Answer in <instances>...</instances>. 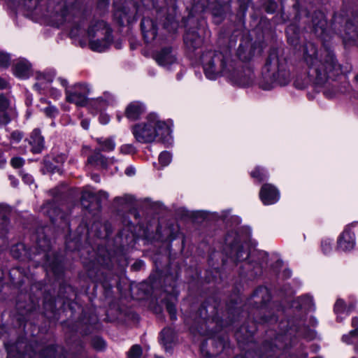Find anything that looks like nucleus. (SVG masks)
<instances>
[{
    "mask_svg": "<svg viewBox=\"0 0 358 358\" xmlns=\"http://www.w3.org/2000/svg\"><path fill=\"white\" fill-rule=\"evenodd\" d=\"M302 58L308 66L310 76L317 85L324 84L341 71L333 52L326 46L319 53L315 44L308 42L303 46Z\"/></svg>",
    "mask_w": 358,
    "mask_h": 358,
    "instance_id": "obj_1",
    "label": "nucleus"
},
{
    "mask_svg": "<svg viewBox=\"0 0 358 358\" xmlns=\"http://www.w3.org/2000/svg\"><path fill=\"white\" fill-rule=\"evenodd\" d=\"M261 87L270 90L275 84L285 85L290 80V75L287 68V62L275 52L269 55L262 72Z\"/></svg>",
    "mask_w": 358,
    "mask_h": 358,
    "instance_id": "obj_2",
    "label": "nucleus"
},
{
    "mask_svg": "<svg viewBox=\"0 0 358 358\" xmlns=\"http://www.w3.org/2000/svg\"><path fill=\"white\" fill-rule=\"evenodd\" d=\"M132 133L138 142L148 143L154 141L157 136L167 137L171 134V129L156 114L150 113L144 122L136 124L132 127Z\"/></svg>",
    "mask_w": 358,
    "mask_h": 358,
    "instance_id": "obj_3",
    "label": "nucleus"
},
{
    "mask_svg": "<svg viewBox=\"0 0 358 358\" xmlns=\"http://www.w3.org/2000/svg\"><path fill=\"white\" fill-rule=\"evenodd\" d=\"M201 59L205 74L210 80L226 76L227 71H229L230 63L233 62L229 55L212 50L203 53Z\"/></svg>",
    "mask_w": 358,
    "mask_h": 358,
    "instance_id": "obj_4",
    "label": "nucleus"
},
{
    "mask_svg": "<svg viewBox=\"0 0 358 358\" xmlns=\"http://www.w3.org/2000/svg\"><path fill=\"white\" fill-rule=\"evenodd\" d=\"M89 46L96 52H103L108 48L111 42V30L103 21L91 24L87 30Z\"/></svg>",
    "mask_w": 358,
    "mask_h": 358,
    "instance_id": "obj_5",
    "label": "nucleus"
},
{
    "mask_svg": "<svg viewBox=\"0 0 358 358\" xmlns=\"http://www.w3.org/2000/svg\"><path fill=\"white\" fill-rule=\"evenodd\" d=\"M233 84L242 87L252 85L255 80L253 70L248 66H241L233 62L230 63L229 71L225 76Z\"/></svg>",
    "mask_w": 358,
    "mask_h": 358,
    "instance_id": "obj_6",
    "label": "nucleus"
},
{
    "mask_svg": "<svg viewBox=\"0 0 358 358\" xmlns=\"http://www.w3.org/2000/svg\"><path fill=\"white\" fill-rule=\"evenodd\" d=\"M90 92V89L87 85L77 83L66 89V99L68 102L83 106L87 103Z\"/></svg>",
    "mask_w": 358,
    "mask_h": 358,
    "instance_id": "obj_7",
    "label": "nucleus"
},
{
    "mask_svg": "<svg viewBox=\"0 0 358 358\" xmlns=\"http://www.w3.org/2000/svg\"><path fill=\"white\" fill-rule=\"evenodd\" d=\"M259 197L264 205H271L278 201L280 194L275 186L266 183L262 185L259 192Z\"/></svg>",
    "mask_w": 358,
    "mask_h": 358,
    "instance_id": "obj_8",
    "label": "nucleus"
},
{
    "mask_svg": "<svg viewBox=\"0 0 358 358\" xmlns=\"http://www.w3.org/2000/svg\"><path fill=\"white\" fill-rule=\"evenodd\" d=\"M14 112L10 99L5 94H0V125L8 124L12 119Z\"/></svg>",
    "mask_w": 358,
    "mask_h": 358,
    "instance_id": "obj_9",
    "label": "nucleus"
},
{
    "mask_svg": "<svg viewBox=\"0 0 358 358\" xmlns=\"http://www.w3.org/2000/svg\"><path fill=\"white\" fill-rule=\"evenodd\" d=\"M155 59L159 65L165 68H169L177 62L176 55L171 48H162L155 54Z\"/></svg>",
    "mask_w": 358,
    "mask_h": 358,
    "instance_id": "obj_10",
    "label": "nucleus"
},
{
    "mask_svg": "<svg viewBox=\"0 0 358 358\" xmlns=\"http://www.w3.org/2000/svg\"><path fill=\"white\" fill-rule=\"evenodd\" d=\"M255 43L251 40L245 38L238 46L237 56L243 62L250 61L255 55Z\"/></svg>",
    "mask_w": 358,
    "mask_h": 358,
    "instance_id": "obj_11",
    "label": "nucleus"
},
{
    "mask_svg": "<svg viewBox=\"0 0 358 358\" xmlns=\"http://www.w3.org/2000/svg\"><path fill=\"white\" fill-rule=\"evenodd\" d=\"M142 33L146 43L152 42L157 36V27L155 22L149 17H144L141 23Z\"/></svg>",
    "mask_w": 358,
    "mask_h": 358,
    "instance_id": "obj_12",
    "label": "nucleus"
},
{
    "mask_svg": "<svg viewBox=\"0 0 358 358\" xmlns=\"http://www.w3.org/2000/svg\"><path fill=\"white\" fill-rule=\"evenodd\" d=\"M355 244V234L350 230H345L338 240V248L343 251L352 250Z\"/></svg>",
    "mask_w": 358,
    "mask_h": 358,
    "instance_id": "obj_13",
    "label": "nucleus"
},
{
    "mask_svg": "<svg viewBox=\"0 0 358 358\" xmlns=\"http://www.w3.org/2000/svg\"><path fill=\"white\" fill-rule=\"evenodd\" d=\"M145 108L143 103L133 101L125 109V115L130 120H138L145 112Z\"/></svg>",
    "mask_w": 358,
    "mask_h": 358,
    "instance_id": "obj_14",
    "label": "nucleus"
},
{
    "mask_svg": "<svg viewBox=\"0 0 358 358\" xmlns=\"http://www.w3.org/2000/svg\"><path fill=\"white\" fill-rule=\"evenodd\" d=\"M187 48L192 51L200 48L203 44L202 37L195 31H187L184 36Z\"/></svg>",
    "mask_w": 358,
    "mask_h": 358,
    "instance_id": "obj_15",
    "label": "nucleus"
},
{
    "mask_svg": "<svg viewBox=\"0 0 358 358\" xmlns=\"http://www.w3.org/2000/svg\"><path fill=\"white\" fill-rule=\"evenodd\" d=\"M115 159L113 157L110 159L106 158L101 153V150H94V153L88 157L87 162L92 165H100L102 167H107L110 164L114 163Z\"/></svg>",
    "mask_w": 358,
    "mask_h": 358,
    "instance_id": "obj_16",
    "label": "nucleus"
},
{
    "mask_svg": "<svg viewBox=\"0 0 358 358\" xmlns=\"http://www.w3.org/2000/svg\"><path fill=\"white\" fill-rule=\"evenodd\" d=\"M315 15V18L313 20V31L318 37L324 38L326 34L327 22L322 13H318Z\"/></svg>",
    "mask_w": 358,
    "mask_h": 358,
    "instance_id": "obj_17",
    "label": "nucleus"
},
{
    "mask_svg": "<svg viewBox=\"0 0 358 358\" xmlns=\"http://www.w3.org/2000/svg\"><path fill=\"white\" fill-rule=\"evenodd\" d=\"M43 213L48 215L51 220L54 222V220L57 217L64 219V214L61 210L56 207L54 201H48L43 205L41 208Z\"/></svg>",
    "mask_w": 358,
    "mask_h": 358,
    "instance_id": "obj_18",
    "label": "nucleus"
},
{
    "mask_svg": "<svg viewBox=\"0 0 358 358\" xmlns=\"http://www.w3.org/2000/svg\"><path fill=\"white\" fill-rule=\"evenodd\" d=\"M31 72V65L26 60H20L16 63L13 69L14 74L20 78H27Z\"/></svg>",
    "mask_w": 358,
    "mask_h": 358,
    "instance_id": "obj_19",
    "label": "nucleus"
},
{
    "mask_svg": "<svg viewBox=\"0 0 358 358\" xmlns=\"http://www.w3.org/2000/svg\"><path fill=\"white\" fill-rule=\"evenodd\" d=\"M30 144L34 152H40L44 147V139L38 129H34L30 136Z\"/></svg>",
    "mask_w": 358,
    "mask_h": 358,
    "instance_id": "obj_20",
    "label": "nucleus"
},
{
    "mask_svg": "<svg viewBox=\"0 0 358 358\" xmlns=\"http://www.w3.org/2000/svg\"><path fill=\"white\" fill-rule=\"evenodd\" d=\"M175 341V333L171 328H164L161 332V342L165 350L168 351L171 348Z\"/></svg>",
    "mask_w": 358,
    "mask_h": 358,
    "instance_id": "obj_21",
    "label": "nucleus"
},
{
    "mask_svg": "<svg viewBox=\"0 0 358 358\" xmlns=\"http://www.w3.org/2000/svg\"><path fill=\"white\" fill-rule=\"evenodd\" d=\"M54 76L50 73H38L36 75L37 82L34 85V87L37 90L46 88L48 85L52 82Z\"/></svg>",
    "mask_w": 358,
    "mask_h": 358,
    "instance_id": "obj_22",
    "label": "nucleus"
},
{
    "mask_svg": "<svg viewBox=\"0 0 358 358\" xmlns=\"http://www.w3.org/2000/svg\"><path fill=\"white\" fill-rule=\"evenodd\" d=\"M358 38V26L354 25L352 22H348L345 25V34L344 36V41H355Z\"/></svg>",
    "mask_w": 358,
    "mask_h": 358,
    "instance_id": "obj_23",
    "label": "nucleus"
},
{
    "mask_svg": "<svg viewBox=\"0 0 358 358\" xmlns=\"http://www.w3.org/2000/svg\"><path fill=\"white\" fill-rule=\"evenodd\" d=\"M97 143L101 146V148L96 149L103 152H111L115 148V143L112 138H97Z\"/></svg>",
    "mask_w": 358,
    "mask_h": 358,
    "instance_id": "obj_24",
    "label": "nucleus"
},
{
    "mask_svg": "<svg viewBox=\"0 0 358 358\" xmlns=\"http://www.w3.org/2000/svg\"><path fill=\"white\" fill-rule=\"evenodd\" d=\"M95 198L94 194L88 189H83L81 196V203L87 209L90 208V203Z\"/></svg>",
    "mask_w": 358,
    "mask_h": 358,
    "instance_id": "obj_25",
    "label": "nucleus"
},
{
    "mask_svg": "<svg viewBox=\"0 0 358 358\" xmlns=\"http://www.w3.org/2000/svg\"><path fill=\"white\" fill-rule=\"evenodd\" d=\"M354 308L355 305L353 304L350 305L348 308H346L344 301L341 299H338L334 306V311L337 314L346 312L347 315H348Z\"/></svg>",
    "mask_w": 358,
    "mask_h": 358,
    "instance_id": "obj_26",
    "label": "nucleus"
},
{
    "mask_svg": "<svg viewBox=\"0 0 358 358\" xmlns=\"http://www.w3.org/2000/svg\"><path fill=\"white\" fill-rule=\"evenodd\" d=\"M253 178L257 179L259 182H262L268 177L267 173L262 168L257 167L250 173Z\"/></svg>",
    "mask_w": 358,
    "mask_h": 358,
    "instance_id": "obj_27",
    "label": "nucleus"
},
{
    "mask_svg": "<svg viewBox=\"0 0 358 358\" xmlns=\"http://www.w3.org/2000/svg\"><path fill=\"white\" fill-rule=\"evenodd\" d=\"M294 29L293 26H289L286 30L288 41L292 45H296L298 41V34L294 32Z\"/></svg>",
    "mask_w": 358,
    "mask_h": 358,
    "instance_id": "obj_28",
    "label": "nucleus"
},
{
    "mask_svg": "<svg viewBox=\"0 0 358 358\" xmlns=\"http://www.w3.org/2000/svg\"><path fill=\"white\" fill-rule=\"evenodd\" d=\"M142 355V349L140 345H133L128 352V358H140Z\"/></svg>",
    "mask_w": 358,
    "mask_h": 358,
    "instance_id": "obj_29",
    "label": "nucleus"
},
{
    "mask_svg": "<svg viewBox=\"0 0 358 358\" xmlns=\"http://www.w3.org/2000/svg\"><path fill=\"white\" fill-rule=\"evenodd\" d=\"M43 112L47 117H55L58 115V109L52 105L48 104V106L42 109Z\"/></svg>",
    "mask_w": 358,
    "mask_h": 358,
    "instance_id": "obj_30",
    "label": "nucleus"
},
{
    "mask_svg": "<svg viewBox=\"0 0 358 358\" xmlns=\"http://www.w3.org/2000/svg\"><path fill=\"white\" fill-rule=\"evenodd\" d=\"M358 337V328L350 331L348 334L343 335L342 341L347 344L352 343V338Z\"/></svg>",
    "mask_w": 358,
    "mask_h": 358,
    "instance_id": "obj_31",
    "label": "nucleus"
},
{
    "mask_svg": "<svg viewBox=\"0 0 358 358\" xmlns=\"http://www.w3.org/2000/svg\"><path fill=\"white\" fill-rule=\"evenodd\" d=\"M171 161V155L168 152H162L159 157V162L163 166H167Z\"/></svg>",
    "mask_w": 358,
    "mask_h": 358,
    "instance_id": "obj_32",
    "label": "nucleus"
},
{
    "mask_svg": "<svg viewBox=\"0 0 358 358\" xmlns=\"http://www.w3.org/2000/svg\"><path fill=\"white\" fill-rule=\"evenodd\" d=\"M10 65V57L8 54L0 52V69H6Z\"/></svg>",
    "mask_w": 358,
    "mask_h": 358,
    "instance_id": "obj_33",
    "label": "nucleus"
},
{
    "mask_svg": "<svg viewBox=\"0 0 358 358\" xmlns=\"http://www.w3.org/2000/svg\"><path fill=\"white\" fill-rule=\"evenodd\" d=\"M166 310L170 315L171 319L173 320H176V309L173 303L166 302Z\"/></svg>",
    "mask_w": 358,
    "mask_h": 358,
    "instance_id": "obj_34",
    "label": "nucleus"
},
{
    "mask_svg": "<svg viewBox=\"0 0 358 358\" xmlns=\"http://www.w3.org/2000/svg\"><path fill=\"white\" fill-rule=\"evenodd\" d=\"M92 344L93 347L98 350L103 349L106 346L104 341L100 338H94L92 340Z\"/></svg>",
    "mask_w": 358,
    "mask_h": 358,
    "instance_id": "obj_35",
    "label": "nucleus"
},
{
    "mask_svg": "<svg viewBox=\"0 0 358 358\" xmlns=\"http://www.w3.org/2000/svg\"><path fill=\"white\" fill-rule=\"evenodd\" d=\"M23 137V134L20 131H13L10 134V140L13 143H18Z\"/></svg>",
    "mask_w": 358,
    "mask_h": 358,
    "instance_id": "obj_36",
    "label": "nucleus"
},
{
    "mask_svg": "<svg viewBox=\"0 0 358 358\" xmlns=\"http://www.w3.org/2000/svg\"><path fill=\"white\" fill-rule=\"evenodd\" d=\"M331 242L329 240H324L322 242V249L324 254H329L331 251Z\"/></svg>",
    "mask_w": 358,
    "mask_h": 358,
    "instance_id": "obj_37",
    "label": "nucleus"
},
{
    "mask_svg": "<svg viewBox=\"0 0 358 358\" xmlns=\"http://www.w3.org/2000/svg\"><path fill=\"white\" fill-rule=\"evenodd\" d=\"M10 163L14 168H20L23 165L24 161L20 157H14L11 159Z\"/></svg>",
    "mask_w": 358,
    "mask_h": 358,
    "instance_id": "obj_38",
    "label": "nucleus"
},
{
    "mask_svg": "<svg viewBox=\"0 0 358 358\" xmlns=\"http://www.w3.org/2000/svg\"><path fill=\"white\" fill-rule=\"evenodd\" d=\"M133 150H134V148L130 145H122L120 148L121 152L124 153V154L131 153L133 152Z\"/></svg>",
    "mask_w": 358,
    "mask_h": 358,
    "instance_id": "obj_39",
    "label": "nucleus"
},
{
    "mask_svg": "<svg viewBox=\"0 0 358 358\" xmlns=\"http://www.w3.org/2000/svg\"><path fill=\"white\" fill-rule=\"evenodd\" d=\"M115 17L118 18L120 24H123L124 20H127L126 18V14L122 13L121 11H117L115 13Z\"/></svg>",
    "mask_w": 358,
    "mask_h": 358,
    "instance_id": "obj_40",
    "label": "nucleus"
},
{
    "mask_svg": "<svg viewBox=\"0 0 358 358\" xmlns=\"http://www.w3.org/2000/svg\"><path fill=\"white\" fill-rule=\"evenodd\" d=\"M99 121L101 124H106L110 121V117L106 114H101L99 117Z\"/></svg>",
    "mask_w": 358,
    "mask_h": 358,
    "instance_id": "obj_41",
    "label": "nucleus"
},
{
    "mask_svg": "<svg viewBox=\"0 0 358 358\" xmlns=\"http://www.w3.org/2000/svg\"><path fill=\"white\" fill-rule=\"evenodd\" d=\"M8 84L6 80L0 78V90L5 89L8 87Z\"/></svg>",
    "mask_w": 358,
    "mask_h": 358,
    "instance_id": "obj_42",
    "label": "nucleus"
},
{
    "mask_svg": "<svg viewBox=\"0 0 358 358\" xmlns=\"http://www.w3.org/2000/svg\"><path fill=\"white\" fill-rule=\"evenodd\" d=\"M126 175L131 176H133L135 173V169L133 167H128L125 170Z\"/></svg>",
    "mask_w": 358,
    "mask_h": 358,
    "instance_id": "obj_43",
    "label": "nucleus"
},
{
    "mask_svg": "<svg viewBox=\"0 0 358 358\" xmlns=\"http://www.w3.org/2000/svg\"><path fill=\"white\" fill-rule=\"evenodd\" d=\"M23 180L26 183H28V184L31 183L33 181L31 176H30L29 174H26V175L23 176Z\"/></svg>",
    "mask_w": 358,
    "mask_h": 358,
    "instance_id": "obj_44",
    "label": "nucleus"
},
{
    "mask_svg": "<svg viewBox=\"0 0 358 358\" xmlns=\"http://www.w3.org/2000/svg\"><path fill=\"white\" fill-rule=\"evenodd\" d=\"M143 265V262L142 261H139L137 262H135L132 267L134 268L136 270L140 269Z\"/></svg>",
    "mask_w": 358,
    "mask_h": 358,
    "instance_id": "obj_45",
    "label": "nucleus"
},
{
    "mask_svg": "<svg viewBox=\"0 0 358 358\" xmlns=\"http://www.w3.org/2000/svg\"><path fill=\"white\" fill-rule=\"evenodd\" d=\"M81 126L85 129H88L90 127V122L87 120H83L81 121Z\"/></svg>",
    "mask_w": 358,
    "mask_h": 358,
    "instance_id": "obj_46",
    "label": "nucleus"
},
{
    "mask_svg": "<svg viewBox=\"0 0 358 358\" xmlns=\"http://www.w3.org/2000/svg\"><path fill=\"white\" fill-rule=\"evenodd\" d=\"M98 196L101 197V198H103V199H107L108 196V194L107 192H103V191H99L98 192Z\"/></svg>",
    "mask_w": 358,
    "mask_h": 358,
    "instance_id": "obj_47",
    "label": "nucleus"
},
{
    "mask_svg": "<svg viewBox=\"0 0 358 358\" xmlns=\"http://www.w3.org/2000/svg\"><path fill=\"white\" fill-rule=\"evenodd\" d=\"M352 326L356 327L358 326V317H355L352 320Z\"/></svg>",
    "mask_w": 358,
    "mask_h": 358,
    "instance_id": "obj_48",
    "label": "nucleus"
},
{
    "mask_svg": "<svg viewBox=\"0 0 358 358\" xmlns=\"http://www.w3.org/2000/svg\"><path fill=\"white\" fill-rule=\"evenodd\" d=\"M58 80H59V82L62 84V85H63L64 87H66L67 81L65 79L59 78H58Z\"/></svg>",
    "mask_w": 358,
    "mask_h": 358,
    "instance_id": "obj_49",
    "label": "nucleus"
},
{
    "mask_svg": "<svg viewBox=\"0 0 358 358\" xmlns=\"http://www.w3.org/2000/svg\"><path fill=\"white\" fill-rule=\"evenodd\" d=\"M92 178L93 180H94L96 182H99L100 181L99 176H97V175H93L92 176Z\"/></svg>",
    "mask_w": 358,
    "mask_h": 358,
    "instance_id": "obj_50",
    "label": "nucleus"
},
{
    "mask_svg": "<svg viewBox=\"0 0 358 358\" xmlns=\"http://www.w3.org/2000/svg\"><path fill=\"white\" fill-rule=\"evenodd\" d=\"M47 350L50 351L51 353V356H53L55 355V348L53 347L48 348Z\"/></svg>",
    "mask_w": 358,
    "mask_h": 358,
    "instance_id": "obj_51",
    "label": "nucleus"
},
{
    "mask_svg": "<svg viewBox=\"0 0 358 358\" xmlns=\"http://www.w3.org/2000/svg\"><path fill=\"white\" fill-rule=\"evenodd\" d=\"M70 35H71V37H75V36H77V32L74 29H72L70 31Z\"/></svg>",
    "mask_w": 358,
    "mask_h": 358,
    "instance_id": "obj_52",
    "label": "nucleus"
},
{
    "mask_svg": "<svg viewBox=\"0 0 358 358\" xmlns=\"http://www.w3.org/2000/svg\"><path fill=\"white\" fill-rule=\"evenodd\" d=\"M355 351L358 353V343L355 345Z\"/></svg>",
    "mask_w": 358,
    "mask_h": 358,
    "instance_id": "obj_53",
    "label": "nucleus"
},
{
    "mask_svg": "<svg viewBox=\"0 0 358 358\" xmlns=\"http://www.w3.org/2000/svg\"><path fill=\"white\" fill-rule=\"evenodd\" d=\"M295 85H296L297 87H299V88H303V87H304V86H303V85H299V84H297L296 83H295Z\"/></svg>",
    "mask_w": 358,
    "mask_h": 358,
    "instance_id": "obj_54",
    "label": "nucleus"
},
{
    "mask_svg": "<svg viewBox=\"0 0 358 358\" xmlns=\"http://www.w3.org/2000/svg\"><path fill=\"white\" fill-rule=\"evenodd\" d=\"M12 252H13V255L15 257V258H18L19 256L17 255H15V251L14 250H12Z\"/></svg>",
    "mask_w": 358,
    "mask_h": 358,
    "instance_id": "obj_55",
    "label": "nucleus"
},
{
    "mask_svg": "<svg viewBox=\"0 0 358 358\" xmlns=\"http://www.w3.org/2000/svg\"><path fill=\"white\" fill-rule=\"evenodd\" d=\"M52 268V270L54 272H56L55 268V267H54L53 266H52V268Z\"/></svg>",
    "mask_w": 358,
    "mask_h": 358,
    "instance_id": "obj_56",
    "label": "nucleus"
},
{
    "mask_svg": "<svg viewBox=\"0 0 358 358\" xmlns=\"http://www.w3.org/2000/svg\"><path fill=\"white\" fill-rule=\"evenodd\" d=\"M5 162V160L0 159V162Z\"/></svg>",
    "mask_w": 358,
    "mask_h": 358,
    "instance_id": "obj_57",
    "label": "nucleus"
},
{
    "mask_svg": "<svg viewBox=\"0 0 358 358\" xmlns=\"http://www.w3.org/2000/svg\"><path fill=\"white\" fill-rule=\"evenodd\" d=\"M356 78H357V80H358V75L357 76Z\"/></svg>",
    "mask_w": 358,
    "mask_h": 358,
    "instance_id": "obj_58",
    "label": "nucleus"
},
{
    "mask_svg": "<svg viewBox=\"0 0 358 358\" xmlns=\"http://www.w3.org/2000/svg\"><path fill=\"white\" fill-rule=\"evenodd\" d=\"M352 358H356V357H352Z\"/></svg>",
    "mask_w": 358,
    "mask_h": 358,
    "instance_id": "obj_59",
    "label": "nucleus"
}]
</instances>
